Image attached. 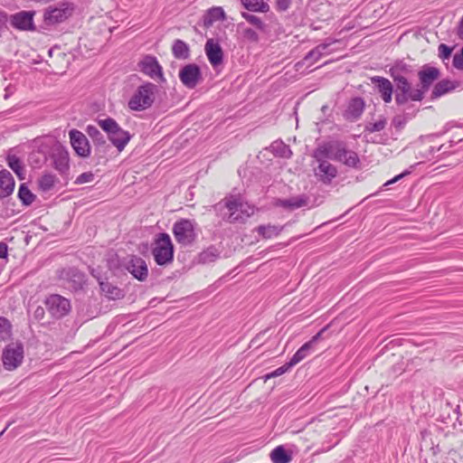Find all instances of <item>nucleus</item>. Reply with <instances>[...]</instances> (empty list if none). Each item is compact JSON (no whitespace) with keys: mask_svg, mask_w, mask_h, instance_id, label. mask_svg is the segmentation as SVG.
Returning a JSON list of instances; mask_svg holds the SVG:
<instances>
[{"mask_svg":"<svg viewBox=\"0 0 463 463\" xmlns=\"http://www.w3.org/2000/svg\"><path fill=\"white\" fill-rule=\"evenodd\" d=\"M455 88L456 85L452 81L449 80H442L434 86L432 96L434 98L440 97L449 91L453 90Z\"/></svg>","mask_w":463,"mask_h":463,"instance_id":"nucleus-31","label":"nucleus"},{"mask_svg":"<svg viewBox=\"0 0 463 463\" xmlns=\"http://www.w3.org/2000/svg\"><path fill=\"white\" fill-rule=\"evenodd\" d=\"M439 52L441 59H448L451 54V49L443 43L439 46Z\"/></svg>","mask_w":463,"mask_h":463,"instance_id":"nucleus-46","label":"nucleus"},{"mask_svg":"<svg viewBox=\"0 0 463 463\" xmlns=\"http://www.w3.org/2000/svg\"><path fill=\"white\" fill-rule=\"evenodd\" d=\"M324 145L329 152L330 159L338 161L351 168L361 167L358 155L354 151L347 149L344 143L329 142Z\"/></svg>","mask_w":463,"mask_h":463,"instance_id":"nucleus-3","label":"nucleus"},{"mask_svg":"<svg viewBox=\"0 0 463 463\" xmlns=\"http://www.w3.org/2000/svg\"><path fill=\"white\" fill-rule=\"evenodd\" d=\"M327 109V106H323L322 110L325 112Z\"/></svg>","mask_w":463,"mask_h":463,"instance_id":"nucleus-55","label":"nucleus"},{"mask_svg":"<svg viewBox=\"0 0 463 463\" xmlns=\"http://www.w3.org/2000/svg\"><path fill=\"white\" fill-rule=\"evenodd\" d=\"M172 52L174 56L179 60H185L189 57L190 50L188 45L182 40L175 41Z\"/></svg>","mask_w":463,"mask_h":463,"instance_id":"nucleus-30","label":"nucleus"},{"mask_svg":"<svg viewBox=\"0 0 463 463\" xmlns=\"http://www.w3.org/2000/svg\"><path fill=\"white\" fill-rule=\"evenodd\" d=\"M372 82L376 84L378 91L381 93V97L384 102L389 103L392 100V85L388 79L375 76L371 79Z\"/></svg>","mask_w":463,"mask_h":463,"instance_id":"nucleus-21","label":"nucleus"},{"mask_svg":"<svg viewBox=\"0 0 463 463\" xmlns=\"http://www.w3.org/2000/svg\"><path fill=\"white\" fill-rule=\"evenodd\" d=\"M173 233L175 241L182 245L192 244L195 238V222L191 220L182 219L173 226Z\"/></svg>","mask_w":463,"mask_h":463,"instance_id":"nucleus-9","label":"nucleus"},{"mask_svg":"<svg viewBox=\"0 0 463 463\" xmlns=\"http://www.w3.org/2000/svg\"><path fill=\"white\" fill-rule=\"evenodd\" d=\"M293 365H289V362L285 364L284 365L277 368L276 370H274L272 373L267 374L265 376L266 379H269V378H272V377H277V376H280L282 375L283 373H285L289 368H291Z\"/></svg>","mask_w":463,"mask_h":463,"instance_id":"nucleus-43","label":"nucleus"},{"mask_svg":"<svg viewBox=\"0 0 463 463\" xmlns=\"http://www.w3.org/2000/svg\"><path fill=\"white\" fill-rule=\"evenodd\" d=\"M409 99H411V98H409L408 95H405L404 93H402L400 91H397L396 95H395V101L398 103V104H404L406 103Z\"/></svg>","mask_w":463,"mask_h":463,"instance_id":"nucleus-48","label":"nucleus"},{"mask_svg":"<svg viewBox=\"0 0 463 463\" xmlns=\"http://www.w3.org/2000/svg\"><path fill=\"white\" fill-rule=\"evenodd\" d=\"M270 459L273 463H289L292 457L283 446H278L270 452Z\"/></svg>","mask_w":463,"mask_h":463,"instance_id":"nucleus-29","label":"nucleus"},{"mask_svg":"<svg viewBox=\"0 0 463 463\" xmlns=\"http://www.w3.org/2000/svg\"><path fill=\"white\" fill-rule=\"evenodd\" d=\"M34 11H21L10 17L11 25L20 31H34Z\"/></svg>","mask_w":463,"mask_h":463,"instance_id":"nucleus-15","label":"nucleus"},{"mask_svg":"<svg viewBox=\"0 0 463 463\" xmlns=\"http://www.w3.org/2000/svg\"><path fill=\"white\" fill-rule=\"evenodd\" d=\"M98 125L107 133L108 138L118 151H123L131 138L130 134L111 118L99 119Z\"/></svg>","mask_w":463,"mask_h":463,"instance_id":"nucleus-1","label":"nucleus"},{"mask_svg":"<svg viewBox=\"0 0 463 463\" xmlns=\"http://www.w3.org/2000/svg\"><path fill=\"white\" fill-rule=\"evenodd\" d=\"M138 67L141 72L149 78L160 82L165 83L166 79L163 73V68L159 64L156 57L152 55L144 56L138 62Z\"/></svg>","mask_w":463,"mask_h":463,"instance_id":"nucleus-10","label":"nucleus"},{"mask_svg":"<svg viewBox=\"0 0 463 463\" xmlns=\"http://www.w3.org/2000/svg\"><path fill=\"white\" fill-rule=\"evenodd\" d=\"M241 16L251 25L255 26L256 29L262 33L267 32V24L262 21V19L255 14L242 12Z\"/></svg>","mask_w":463,"mask_h":463,"instance_id":"nucleus-34","label":"nucleus"},{"mask_svg":"<svg viewBox=\"0 0 463 463\" xmlns=\"http://www.w3.org/2000/svg\"><path fill=\"white\" fill-rule=\"evenodd\" d=\"M241 34H242V37L244 38V40H246L248 42L256 43L260 41V36H259L258 33L255 30H253L252 28H250V27L243 28Z\"/></svg>","mask_w":463,"mask_h":463,"instance_id":"nucleus-39","label":"nucleus"},{"mask_svg":"<svg viewBox=\"0 0 463 463\" xmlns=\"http://www.w3.org/2000/svg\"><path fill=\"white\" fill-rule=\"evenodd\" d=\"M439 69L428 65L423 66L418 72L420 83V90H422V97H424V94L429 90L433 82L439 78Z\"/></svg>","mask_w":463,"mask_h":463,"instance_id":"nucleus-16","label":"nucleus"},{"mask_svg":"<svg viewBox=\"0 0 463 463\" xmlns=\"http://www.w3.org/2000/svg\"><path fill=\"white\" fill-rule=\"evenodd\" d=\"M39 311L41 312V314H43V308H38V309L36 310V312H39Z\"/></svg>","mask_w":463,"mask_h":463,"instance_id":"nucleus-54","label":"nucleus"},{"mask_svg":"<svg viewBox=\"0 0 463 463\" xmlns=\"http://www.w3.org/2000/svg\"><path fill=\"white\" fill-rule=\"evenodd\" d=\"M7 244L5 242H0V258H6L7 256Z\"/></svg>","mask_w":463,"mask_h":463,"instance_id":"nucleus-52","label":"nucleus"},{"mask_svg":"<svg viewBox=\"0 0 463 463\" xmlns=\"http://www.w3.org/2000/svg\"><path fill=\"white\" fill-rule=\"evenodd\" d=\"M241 5L250 12L268 13L269 5L264 0H241Z\"/></svg>","mask_w":463,"mask_h":463,"instance_id":"nucleus-27","label":"nucleus"},{"mask_svg":"<svg viewBox=\"0 0 463 463\" xmlns=\"http://www.w3.org/2000/svg\"><path fill=\"white\" fill-rule=\"evenodd\" d=\"M94 174L92 172H85V173H82L81 175H80L76 180H75V184H86V183H91L93 182L94 180Z\"/></svg>","mask_w":463,"mask_h":463,"instance_id":"nucleus-41","label":"nucleus"},{"mask_svg":"<svg viewBox=\"0 0 463 463\" xmlns=\"http://www.w3.org/2000/svg\"><path fill=\"white\" fill-rule=\"evenodd\" d=\"M407 174H408V172H404V173H402V174H400V175H398L394 176L392 179H391V180L387 181V182L383 184V186H388V185H390V184H394V183L398 182L400 179H402V178L403 176H405Z\"/></svg>","mask_w":463,"mask_h":463,"instance_id":"nucleus-49","label":"nucleus"},{"mask_svg":"<svg viewBox=\"0 0 463 463\" xmlns=\"http://www.w3.org/2000/svg\"><path fill=\"white\" fill-rule=\"evenodd\" d=\"M127 269L138 280L143 281L146 279L148 269L146 261L136 256H131L126 264Z\"/></svg>","mask_w":463,"mask_h":463,"instance_id":"nucleus-17","label":"nucleus"},{"mask_svg":"<svg viewBox=\"0 0 463 463\" xmlns=\"http://www.w3.org/2000/svg\"><path fill=\"white\" fill-rule=\"evenodd\" d=\"M71 145L75 153L80 157H88L90 155V146L86 136L77 129L69 132Z\"/></svg>","mask_w":463,"mask_h":463,"instance_id":"nucleus-14","label":"nucleus"},{"mask_svg":"<svg viewBox=\"0 0 463 463\" xmlns=\"http://www.w3.org/2000/svg\"><path fill=\"white\" fill-rule=\"evenodd\" d=\"M73 6L69 3H61L56 7H49L44 12V22L47 24H56L63 22L72 14Z\"/></svg>","mask_w":463,"mask_h":463,"instance_id":"nucleus-11","label":"nucleus"},{"mask_svg":"<svg viewBox=\"0 0 463 463\" xmlns=\"http://www.w3.org/2000/svg\"><path fill=\"white\" fill-rule=\"evenodd\" d=\"M205 53L213 67L222 64L223 59V52L220 44L213 39H209L205 43Z\"/></svg>","mask_w":463,"mask_h":463,"instance_id":"nucleus-18","label":"nucleus"},{"mask_svg":"<svg viewBox=\"0 0 463 463\" xmlns=\"http://www.w3.org/2000/svg\"><path fill=\"white\" fill-rule=\"evenodd\" d=\"M53 167L61 174L69 170V154L67 151L59 150L53 156Z\"/></svg>","mask_w":463,"mask_h":463,"instance_id":"nucleus-24","label":"nucleus"},{"mask_svg":"<svg viewBox=\"0 0 463 463\" xmlns=\"http://www.w3.org/2000/svg\"><path fill=\"white\" fill-rule=\"evenodd\" d=\"M364 109V101L361 98L352 99L346 109L345 110L344 117L350 121L358 119L363 114Z\"/></svg>","mask_w":463,"mask_h":463,"instance_id":"nucleus-19","label":"nucleus"},{"mask_svg":"<svg viewBox=\"0 0 463 463\" xmlns=\"http://www.w3.org/2000/svg\"><path fill=\"white\" fill-rule=\"evenodd\" d=\"M24 358V345L19 342L7 345L2 353L3 365L7 371H14L18 368L22 364Z\"/></svg>","mask_w":463,"mask_h":463,"instance_id":"nucleus-8","label":"nucleus"},{"mask_svg":"<svg viewBox=\"0 0 463 463\" xmlns=\"http://www.w3.org/2000/svg\"><path fill=\"white\" fill-rule=\"evenodd\" d=\"M386 123H387L386 118H381L374 123L368 124L365 128L367 131H369L371 133L378 132V131L383 130L385 128Z\"/></svg>","mask_w":463,"mask_h":463,"instance_id":"nucleus-40","label":"nucleus"},{"mask_svg":"<svg viewBox=\"0 0 463 463\" xmlns=\"http://www.w3.org/2000/svg\"><path fill=\"white\" fill-rule=\"evenodd\" d=\"M8 166L17 175L20 179L24 178V167L22 161L14 155H8L7 158Z\"/></svg>","mask_w":463,"mask_h":463,"instance_id":"nucleus-32","label":"nucleus"},{"mask_svg":"<svg viewBox=\"0 0 463 463\" xmlns=\"http://www.w3.org/2000/svg\"><path fill=\"white\" fill-rule=\"evenodd\" d=\"M291 0H276V6L279 11H286L289 8Z\"/></svg>","mask_w":463,"mask_h":463,"instance_id":"nucleus-47","label":"nucleus"},{"mask_svg":"<svg viewBox=\"0 0 463 463\" xmlns=\"http://www.w3.org/2000/svg\"><path fill=\"white\" fill-rule=\"evenodd\" d=\"M307 203H308L307 196L301 194V195L293 196V197H290L288 199H278L275 203V205L293 211V210L307 206Z\"/></svg>","mask_w":463,"mask_h":463,"instance_id":"nucleus-20","label":"nucleus"},{"mask_svg":"<svg viewBox=\"0 0 463 463\" xmlns=\"http://www.w3.org/2000/svg\"><path fill=\"white\" fill-rule=\"evenodd\" d=\"M283 230V226L279 225H260L256 228L257 232L264 239H272L280 234Z\"/></svg>","mask_w":463,"mask_h":463,"instance_id":"nucleus-28","label":"nucleus"},{"mask_svg":"<svg viewBox=\"0 0 463 463\" xmlns=\"http://www.w3.org/2000/svg\"><path fill=\"white\" fill-rule=\"evenodd\" d=\"M271 151L279 156L289 158L292 152L289 146L284 144L282 141H275L270 146Z\"/></svg>","mask_w":463,"mask_h":463,"instance_id":"nucleus-35","label":"nucleus"},{"mask_svg":"<svg viewBox=\"0 0 463 463\" xmlns=\"http://www.w3.org/2000/svg\"><path fill=\"white\" fill-rule=\"evenodd\" d=\"M224 206L229 211L227 221L231 223L245 222L255 213L253 205L232 197L225 200Z\"/></svg>","mask_w":463,"mask_h":463,"instance_id":"nucleus-5","label":"nucleus"},{"mask_svg":"<svg viewBox=\"0 0 463 463\" xmlns=\"http://www.w3.org/2000/svg\"><path fill=\"white\" fill-rule=\"evenodd\" d=\"M157 87L151 82L140 85L128 101V107L132 110L142 111L152 106Z\"/></svg>","mask_w":463,"mask_h":463,"instance_id":"nucleus-4","label":"nucleus"},{"mask_svg":"<svg viewBox=\"0 0 463 463\" xmlns=\"http://www.w3.org/2000/svg\"><path fill=\"white\" fill-rule=\"evenodd\" d=\"M8 21V15L5 12L0 11V30L6 24Z\"/></svg>","mask_w":463,"mask_h":463,"instance_id":"nucleus-50","label":"nucleus"},{"mask_svg":"<svg viewBox=\"0 0 463 463\" xmlns=\"http://www.w3.org/2000/svg\"><path fill=\"white\" fill-rule=\"evenodd\" d=\"M18 198L24 205L29 206L34 202L36 196L31 192L25 184H22L18 190Z\"/></svg>","mask_w":463,"mask_h":463,"instance_id":"nucleus-33","label":"nucleus"},{"mask_svg":"<svg viewBox=\"0 0 463 463\" xmlns=\"http://www.w3.org/2000/svg\"><path fill=\"white\" fill-rule=\"evenodd\" d=\"M312 350L311 344H304L292 356L289 361V365H296L305 359L309 352Z\"/></svg>","mask_w":463,"mask_h":463,"instance_id":"nucleus-36","label":"nucleus"},{"mask_svg":"<svg viewBox=\"0 0 463 463\" xmlns=\"http://www.w3.org/2000/svg\"><path fill=\"white\" fill-rule=\"evenodd\" d=\"M326 330V328H323L321 331H319L316 335H314L312 337V339L308 342H307V344H311V347L313 348L314 345L316 344V342L320 338L322 333Z\"/></svg>","mask_w":463,"mask_h":463,"instance_id":"nucleus-53","label":"nucleus"},{"mask_svg":"<svg viewBox=\"0 0 463 463\" xmlns=\"http://www.w3.org/2000/svg\"><path fill=\"white\" fill-rule=\"evenodd\" d=\"M155 261L160 265H166L173 260L174 245L167 233H159L155 241L152 250Z\"/></svg>","mask_w":463,"mask_h":463,"instance_id":"nucleus-7","label":"nucleus"},{"mask_svg":"<svg viewBox=\"0 0 463 463\" xmlns=\"http://www.w3.org/2000/svg\"><path fill=\"white\" fill-rule=\"evenodd\" d=\"M214 258H215V255L213 254V252L211 250H208L207 251H204L202 254V259L204 261H206V260H213Z\"/></svg>","mask_w":463,"mask_h":463,"instance_id":"nucleus-51","label":"nucleus"},{"mask_svg":"<svg viewBox=\"0 0 463 463\" xmlns=\"http://www.w3.org/2000/svg\"><path fill=\"white\" fill-rule=\"evenodd\" d=\"M14 179L12 174L4 169L0 171V197L10 195L14 189Z\"/></svg>","mask_w":463,"mask_h":463,"instance_id":"nucleus-23","label":"nucleus"},{"mask_svg":"<svg viewBox=\"0 0 463 463\" xmlns=\"http://www.w3.org/2000/svg\"><path fill=\"white\" fill-rule=\"evenodd\" d=\"M179 79L187 89H194L202 80V73L198 65L190 63L179 71Z\"/></svg>","mask_w":463,"mask_h":463,"instance_id":"nucleus-13","label":"nucleus"},{"mask_svg":"<svg viewBox=\"0 0 463 463\" xmlns=\"http://www.w3.org/2000/svg\"><path fill=\"white\" fill-rule=\"evenodd\" d=\"M453 65L457 69H463V48L453 57Z\"/></svg>","mask_w":463,"mask_h":463,"instance_id":"nucleus-45","label":"nucleus"},{"mask_svg":"<svg viewBox=\"0 0 463 463\" xmlns=\"http://www.w3.org/2000/svg\"><path fill=\"white\" fill-rule=\"evenodd\" d=\"M92 275L99 280L100 290L106 298L115 300L120 299L124 297V293L119 288L109 283L108 281H103L99 276H97L94 273V271H92Z\"/></svg>","mask_w":463,"mask_h":463,"instance_id":"nucleus-22","label":"nucleus"},{"mask_svg":"<svg viewBox=\"0 0 463 463\" xmlns=\"http://www.w3.org/2000/svg\"><path fill=\"white\" fill-rule=\"evenodd\" d=\"M225 19V13L220 6L210 8L203 17V24L206 27L211 26L213 23Z\"/></svg>","mask_w":463,"mask_h":463,"instance_id":"nucleus-26","label":"nucleus"},{"mask_svg":"<svg viewBox=\"0 0 463 463\" xmlns=\"http://www.w3.org/2000/svg\"><path fill=\"white\" fill-rule=\"evenodd\" d=\"M45 306L49 313L56 318L66 316L71 310L70 301L60 295L48 297L45 300Z\"/></svg>","mask_w":463,"mask_h":463,"instance_id":"nucleus-12","label":"nucleus"},{"mask_svg":"<svg viewBox=\"0 0 463 463\" xmlns=\"http://www.w3.org/2000/svg\"><path fill=\"white\" fill-rule=\"evenodd\" d=\"M322 57V52L319 51L317 47H316L305 56L304 61H311L312 62H316L319 61Z\"/></svg>","mask_w":463,"mask_h":463,"instance_id":"nucleus-42","label":"nucleus"},{"mask_svg":"<svg viewBox=\"0 0 463 463\" xmlns=\"http://www.w3.org/2000/svg\"><path fill=\"white\" fill-rule=\"evenodd\" d=\"M336 42V40L326 39L323 43L318 44L317 47L319 49V51L322 52L324 56L331 52L330 51H328V48Z\"/></svg>","mask_w":463,"mask_h":463,"instance_id":"nucleus-44","label":"nucleus"},{"mask_svg":"<svg viewBox=\"0 0 463 463\" xmlns=\"http://www.w3.org/2000/svg\"><path fill=\"white\" fill-rule=\"evenodd\" d=\"M11 324L3 317H0V341H5L11 337Z\"/></svg>","mask_w":463,"mask_h":463,"instance_id":"nucleus-38","label":"nucleus"},{"mask_svg":"<svg viewBox=\"0 0 463 463\" xmlns=\"http://www.w3.org/2000/svg\"><path fill=\"white\" fill-rule=\"evenodd\" d=\"M86 132L92 139L94 146L98 149L109 146V145H107L104 135L98 129L97 127L89 125L86 128Z\"/></svg>","mask_w":463,"mask_h":463,"instance_id":"nucleus-25","label":"nucleus"},{"mask_svg":"<svg viewBox=\"0 0 463 463\" xmlns=\"http://www.w3.org/2000/svg\"><path fill=\"white\" fill-rule=\"evenodd\" d=\"M55 183V175L50 173L43 174L38 180L39 188L44 192L51 190L54 186Z\"/></svg>","mask_w":463,"mask_h":463,"instance_id":"nucleus-37","label":"nucleus"},{"mask_svg":"<svg viewBox=\"0 0 463 463\" xmlns=\"http://www.w3.org/2000/svg\"><path fill=\"white\" fill-rule=\"evenodd\" d=\"M314 158L318 163L315 168V175L324 184H330L331 181L337 175V168L327 158H330L329 152L325 145L317 147L313 154Z\"/></svg>","mask_w":463,"mask_h":463,"instance_id":"nucleus-2","label":"nucleus"},{"mask_svg":"<svg viewBox=\"0 0 463 463\" xmlns=\"http://www.w3.org/2000/svg\"><path fill=\"white\" fill-rule=\"evenodd\" d=\"M404 71H406V65L402 62L396 63L390 69V74L396 83L397 91L408 95L411 100H421L423 99L422 90L411 87L407 79L401 74Z\"/></svg>","mask_w":463,"mask_h":463,"instance_id":"nucleus-6","label":"nucleus"}]
</instances>
